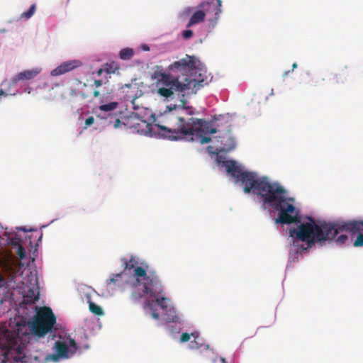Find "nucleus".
Returning <instances> with one entry per match:
<instances>
[{"label":"nucleus","mask_w":363,"mask_h":363,"mask_svg":"<svg viewBox=\"0 0 363 363\" xmlns=\"http://www.w3.org/2000/svg\"><path fill=\"white\" fill-rule=\"evenodd\" d=\"M226 172L235 182L243 186L245 193L252 192L259 196L264 204L279 212L276 223L292 224L300 223L298 211L294 205V199L287 196V191L278 182H270L267 177L242 170L233 160L224 162Z\"/></svg>","instance_id":"nucleus-1"},{"label":"nucleus","mask_w":363,"mask_h":363,"mask_svg":"<svg viewBox=\"0 0 363 363\" xmlns=\"http://www.w3.org/2000/svg\"><path fill=\"white\" fill-rule=\"evenodd\" d=\"M350 233L351 235L357 234L354 246H363V221L362 220H335L333 222H323L320 225L315 223L313 219L310 222L303 223L297 228L289 230V235L293 239L294 245H297L298 242L302 241L307 244V247H311L316 242L321 243L326 240H333L338 244L345 243L347 235L338 234Z\"/></svg>","instance_id":"nucleus-2"},{"label":"nucleus","mask_w":363,"mask_h":363,"mask_svg":"<svg viewBox=\"0 0 363 363\" xmlns=\"http://www.w3.org/2000/svg\"><path fill=\"white\" fill-rule=\"evenodd\" d=\"M163 121L164 125H157L160 134L170 140L186 139L206 144L211 140L208 135L217 132L208 121L193 117L185 119L172 111L164 114Z\"/></svg>","instance_id":"nucleus-3"},{"label":"nucleus","mask_w":363,"mask_h":363,"mask_svg":"<svg viewBox=\"0 0 363 363\" xmlns=\"http://www.w3.org/2000/svg\"><path fill=\"white\" fill-rule=\"evenodd\" d=\"M135 276L136 279L133 284V291L130 294L131 299L135 302L146 296L154 298L147 300L145 302V308L151 311V315L154 319H159L160 314L155 309V304L157 303L165 312L169 310V298L159 296V294L162 293L159 277L155 271L147 272L143 267L136 268Z\"/></svg>","instance_id":"nucleus-4"},{"label":"nucleus","mask_w":363,"mask_h":363,"mask_svg":"<svg viewBox=\"0 0 363 363\" xmlns=\"http://www.w3.org/2000/svg\"><path fill=\"white\" fill-rule=\"evenodd\" d=\"M168 71L173 73H181L182 75L175 77L183 79V82L195 83V93L208 84L206 70L196 65L194 57L186 55L184 58L174 62L168 67Z\"/></svg>","instance_id":"nucleus-5"},{"label":"nucleus","mask_w":363,"mask_h":363,"mask_svg":"<svg viewBox=\"0 0 363 363\" xmlns=\"http://www.w3.org/2000/svg\"><path fill=\"white\" fill-rule=\"evenodd\" d=\"M159 69V67H157ZM152 78L156 79L157 94L164 98L171 97L174 92L182 93L191 91L195 94V85L194 82L185 83L183 79L173 77L169 73H165L160 70H155Z\"/></svg>","instance_id":"nucleus-6"},{"label":"nucleus","mask_w":363,"mask_h":363,"mask_svg":"<svg viewBox=\"0 0 363 363\" xmlns=\"http://www.w3.org/2000/svg\"><path fill=\"white\" fill-rule=\"evenodd\" d=\"M56 323V317L52 309L47 306L39 308L33 320L29 323L31 332L38 337H44L52 331Z\"/></svg>","instance_id":"nucleus-7"},{"label":"nucleus","mask_w":363,"mask_h":363,"mask_svg":"<svg viewBox=\"0 0 363 363\" xmlns=\"http://www.w3.org/2000/svg\"><path fill=\"white\" fill-rule=\"evenodd\" d=\"M221 1L218 0L216 4L209 1H203L199 4L198 11L194 13L190 18L186 27L189 28L195 24L200 23L205 20L206 13L214 12V18L211 21L216 22L219 18L220 13H221Z\"/></svg>","instance_id":"nucleus-8"},{"label":"nucleus","mask_w":363,"mask_h":363,"mask_svg":"<svg viewBox=\"0 0 363 363\" xmlns=\"http://www.w3.org/2000/svg\"><path fill=\"white\" fill-rule=\"evenodd\" d=\"M82 65V62L77 60L66 61L52 69L50 74L52 77L60 76L79 67Z\"/></svg>","instance_id":"nucleus-9"},{"label":"nucleus","mask_w":363,"mask_h":363,"mask_svg":"<svg viewBox=\"0 0 363 363\" xmlns=\"http://www.w3.org/2000/svg\"><path fill=\"white\" fill-rule=\"evenodd\" d=\"M41 69L40 68H34L32 69L24 70L19 72L11 79V84L16 85L17 82L20 81H28L34 79L40 72Z\"/></svg>","instance_id":"nucleus-10"},{"label":"nucleus","mask_w":363,"mask_h":363,"mask_svg":"<svg viewBox=\"0 0 363 363\" xmlns=\"http://www.w3.org/2000/svg\"><path fill=\"white\" fill-rule=\"evenodd\" d=\"M55 350L56 354L51 355V359L54 361H57L60 357L68 358L69 357V350L65 342L56 341L55 343Z\"/></svg>","instance_id":"nucleus-11"},{"label":"nucleus","mask_w":363,"mask_h":363,"mask_svg":"<svg viewBox=\"0 0 363 363\" xmlns=\"http://www.w3.org/2000/svg\"><path fill=\"white\" fill-rule=\"evenodd\" d=\"M122 262H123L124 264V270L123 272L126 271V270H130V269H134V271L135 270L136 268H138V267H136V265H138V261L135 260V257L131 256L130 259L129 260H127L126 259L123 258L122 259ZM133 281L131 282V286L133 287V282L135 281V274H133Z\"/></svg>","instance_id":"nucleus-12"},{"label":"nucleus","mask_w":363,"mask_h":363,"mask_svg":"<svg viewBox=\"0 0 363 363\" xmlns=\"http://www.w3.org/2000/svg\"><path fill=\"white\" fill-rule=\"evenodd\" d=\"M133 50L131 48H123L120 51L119 56L121 60H128L133 56Z\"/></svg>","instance_id":"nucleus-13"},{"label":"nucleus","mask_w":363,"mask_h":363,"mask_svg":"<svg viewBox=\"0 0 363 363\" xmlns=\"http://www.w3.org/2000/svg\"><path fill=\"white\" fill-rule=\"evenodd\" d=\"M118 102L113 101L106 104L99 106V109L101 111L108 112L115 110L118 107Z\"/></svg>","instance_id":"nucleus-14"},{"label":"nucleus","mask_w":363,"mask_h":363,"mask_svg":"<svg viewBox=\"0 0 363 363\" xmlns=\"http://www.w3.org/2000/svg\"><path fill=\"white\" fill-rule=\"evenodd\" d=\"M89 307L90 311L95 315H102L104 314V311L101 307L91 301H89Z\"/></svg>","instance_id":"nucleus-15"},{"label":"nucleus","mask_w":363,"mask_h":363,"mask_svg":"<svg viewBox=\"0 0 363 363\" xmlns=\"http://www.w3.org/2000/svg\"><path fill=\"white\" fill-rule=\"evenodd\" d=\"M36 5L33 4L30 6L28 11L23 12L21 15V18L28 19L30 18L35 12Z\"/></svg>","instance_id":"nucleus-16"},{"label":"nucleus","mask_w":363,"mask_h":363,"mask_svg":"<svg viewBox=\"0 0 363 363\" xmlns=\"http://www.w3.org/2000/svg\"><path fill=\"white\" fill-rule=\"evenodd\" d=\"M104 68L105 72L108 74L114 73L118 69V65L114 62L106 63Z\"/></svg>","instance_id":"nucleus-17"},{"label":"nucleus","mask_w":363,"mask_h":363,"mask_svg":"<svg viewBox=\"0 0 363 363\" xmlns=\"http://www.w3.org/2000/svg\"><path fill=\"white\" fill-rule=\"evenodd\" d=\"M191 337H193L194 338H197L199 337L198 333H191L189 334L187 333H183L180 336V342H188Z\"/></svg>","instance_id":"nucleus-18"},{"label":"nucleus","mask_w":363,"mask_h":363,"mask_svg":"<svg viewBox=\"0 0 363 363\" xmlns=\"http://www.w3.org/2000/svg\"><path fill=\"white\" fill-rule=\"evenodd\" d=\"M347 72H345L344 69H342L340 73L335 74L334 79H335L337 83L344 82L345 79L347 78Z\"/></svg>","instance_id":"nucleus-19"},{"label":"nucleus","mask_w":363,"mask_h":363,"mask_svg":"<svg viewBox=\"0 0 363 363\" xmlns=\"http://www.w3.org/2000/svg\"><path fill=\"white\" fill-rule=\"evenodd\" d=\"M123 272H121V273H118V274H113V277L107 279V284L108 285H111L112 284H116L121 279V277L123 275Z\"/></svg>","instance_id":"nucleus-20"},{"label":"nucleus","mask_w":363,"mask_h":363,"mask_svg":"<svg viewBox=\"0 0 363 363\" xmlns=\"http://www.w3.org/2000/svg\"><path fill=\"white\" fill-rule=\"evenodd\" d=\"M26 298H30L31 302H34L35 301H38L39 298V294H35V291L32 289L28 290Z\"/></svg>","instance_id":"nucleus-21"},{"label":"nucleus","mask_w":363,"mask_h":363,"mask_svg":"<svg viewBox=\"0 0 363 363\" xmlns=\"http://www.w3.org/2000/svg\"><path fill=\"white\" fill-rule=\"evenodd\" d=\"M69 345L73 349L72 350H69L71 354H74L77 350V342H75V340L74 339L69 338Z\"/></svg>","instance_id":"nucleus-22"},{"label":"nucleus","mask_w":363,"mask_h":363,"mask_svg":"<svg viewBox=\"0 0 363 363\" xmlns=\"http://www.w3.org/2000/svg\"><path fill=\"white\" fill-rule=\"evenodd\" d=\"M17 255L21 259H24L26 257V251L22 245H19L17 250Z\"/></svg>","instance_id":"nucleus-23"},{"label":"nucleus","mask_w":363,"mask_h":363,"mask_svg":"<svg viewBox=\"0 0 363 363\" xmlns=\"http://www.w3.org/2000/svg\"><path fill=\"white\" fill-rule=\"evenodd\" d=\"M196 338H194V340L193 341H191L190 344H189V347L191 349V350H198L200 348V345L199 344L196 342Z\"/></svg>","instance_id":"nucleus-24"},{"label":"nucleus","mask_w":363,"mask_h":363,"mask_svg":"<svg viewBox=\"0 0 363 363\" xmlns=\"http://www.w3.org/2000/svg\"><path fill=\"white\" fill-rule=\"evenodd\" d=\"M193 35V31L191 30H184L182 33V36L185 39H189Z\"/></svg>","instance_id":"nucleus-25"},{"label":"nucleus","mask_w":363,"mask_h":363,"mask_svg":"<svg viewBox=\"0 0 363 363\" xmlns=\"http://www.w3.org/2000/svg\"><path fill=\"white\" fill-rule=\"evenodd\" d=\"M94 123V118L93 116H89L85 121V128L89 126H91Z\"/></svg>","instance_id":"nucleus-26"},{"label":"nucleus","mask_w":363,"mask_h":363,"mask_svg":"<svg viewBox=\"0 0 363 363\" xmlns=\"http://www.w3.org/2000/svg\"><path fill=\"white\" fill-rule=\"evenodd\" d=\"M94 84L96 87H99L103 84V81L100 79H95Z\"/></svg>","instance_id":"nucleus-27"},{"label":"nucleus","mask_w":363,"mask_h":363,"mask_svg":"<svg viewBox=\"0 0 363 363\" xmlns=\"http://www.w3.org/2000/svg\"><path fill=\"white\" fill-rule=\"evenodd\" d=\"M121 125V121L119 118H116L115 121H114V123H113V127L115 128H117L120 126Z\"/></svg>","instance_id":"nucleus-28"},{"label":"nucleus","mask_w":363,"mask_h":363,"mask_svg":"<svg viewBox=\"0 0 363 363\" xmlns=\"http://www.w3.org/2000/svg\"><path fill=\"white\" fill-rule=\"evenodd\" d=\"M105 72V68H100L99 69H98V71L96 72V74L97 76H101L102 74V73Z\"/></svg>","instance_id":"nucleus-29"},{"label":"nucleus","mask_w":363,"mask_h":363,"mask_svg":"<svg viewBox=\"0 0 363 363\" xmlns=\"http://www.w3.org/2000/svg\"><path fill=\"white\" fill-rule=\"evenodd\" d=\"M93 95L94 97H99L100 96V91L99 90H95L93 92Z\"/></svg>","instance_id":"nucleus-30"},{"label":"nucleus","mask_w":363,"mask_h":363,"mask_svg":"<svg viewBox=\"0 0 363 363\" xmlns=\"http://www.w3.org/2000/svg\"><path fill=\"white\" fill-rule=\"evenodd\" d=\"M70 94L72 96H75L77 95V94H79L78 91L75 90V89H72L70 91Z\"/></svg>","instance_id":"nucleus-31"},{"label":"nucleus","mask_w":363,"mask_h":363,"mask_svg":"<svg viewBox=\"0 0 363 363\" xmlns=\"http://www.w3.org/2000/svg\"><path fill=\"white\" fill-rule=\"evenodd\" d=\"M142 48H143V50H145V51H149L150 50V48H149V46L147 45H143L142 46Z\"/></svg>","instance_id":"nucleus-32"},{"label":"nucleus","mask_w":363,"mask_h":363,"mask_svg":"<svg viewBox=\"0 0 363 363\" xmlns=\"http://www.w3.org/2000/svg\"><path fill=\"white\" fill-rule=\"evenodd\" d=\"M4 281V279L1 275H0V286L2 285L3 282Z\"/></svg>","instance_id":"nucleus-33"},{"label":"nucleus","mask_w":363,"mask_h":363,"mask_svg":"<svg viewBox=\"0 0 363 363\" xmlns=\"http://www.w3.org/2000/svg\"><path fill=\"white\" fill-rule=\"evenodd\" d=\"M220 362H221L222 363H228V362H227V361H226V359H225V358H224V357H220Z\"/></svg>","instance_id":"nucleus-34"},{"label":"nucleus","mask_w":363,"mask_h":363,"mask_svg":"<svg viewBox=\"0 0 363 363\" xmlns=\"http://www.w3.org/2000/svg\"><path fill=\"white\" fill-rule=\"evenodd\" d=\"M235 146V142H234V140H232V145L229 149L231 150V149L234 148Z\"/></svg>","instance_id":"nucleus-35"},{"label":"nucleus","mask_w":363,"mask_h":363,"mask_svg":"<svg viewBox=\"0 0 363 363\" xmlns=\"http://www.w3.org/2000/svg\"><path fill=\"white\" fill-rule=\"evenodd\" d=\"M30 89H30V87H28V88H26L24 91H25L26 92H28V94H30Z\"/></svg>","instance_id":"nucleus-36"},{"label":"nucleus","mask_w":363,"mask_h":363,"mask_svg":"<svg viewBox=\"0 0 363 363\" xmlns=\"http://www.w3.org/2000/svg\"><path fill=\"white\" fill-rule=\"evenodd\" d=\"M297 67V64L296 63H294L293 65H292V71L296 69Z\"/></svg>","instance_id":"nucleus-37"},{"label":"nucleus","mask_w":363,"mask_h":363,"mask_svg":"<svg viewBox=\"0 0 363 363\" xmlns=\"http://www.w3.org/2000/svg\"><path fill=\"white\" fill-rule=\"evenodd\" d=\"M5 94H5V92H4L2 89H1V90H0V97H1V96H3V95H5Z\"/></svg>","instance_id":"nucleus-38"},{"label":"nucleus","mask_w":363,"mask_h":363,"mask_svg":"<svg viewBox=\"0 0 363 363\" xmlns=\"http://www.w3.org/2000/svg\"><path fill=\"white\" fill-rule=\"evenodd\" d=\"M290 72H291L290 70H289V71H286V72L284 73L283 76H284V77L286 76L287 74H289V73H290Z\"/></svg>","instance_id":"nucleus-39"},{"label":"nucleus","mask_w":363,"mask_h":363,"mask_svg":"<svg viewBox=\"0 0 363 363\" xmlns=\"http://www.w3.org/2000/svg\"><path fill=\"white\" fill-rule=\"evenodd\" d=\"M166 320H167V321H170V320H173V318H172V319H171V318H167Z\"/></svg>","instance_id":"nucleus-40"},{"label":"nucleus","mask_w":363,"mask_h":363,"mask_svg":"<svg viewBox=\"0 0 363 363\" xmlns=\"http://www.w3.org/2000/svg\"><path fill=\"white\" fill-rule=\"evenodd\" d=\"M188 113H189V115L193 114L192 111H189Z\"/></svg>","instance_id":"nucleus-41"}]
</instances>
